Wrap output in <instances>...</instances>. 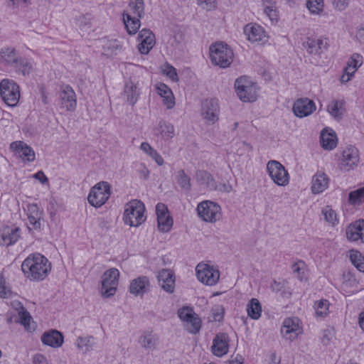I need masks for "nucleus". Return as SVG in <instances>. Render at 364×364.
Listing matches in <instances>:
<instances>
[{
	"label": "nucleus",
	"mask_w": 364,
	"mask_h": 364,
	"mask_svg": "<svg viewBox=\"0 0 364 364\" xmlns=\"http://www.w3.org/2000/svg\"><path fill=\"white\" fill-rule=\"evenodd\" d=\"M21 269L24 274L34 281L43 280L51 270L48 259L41 254L29 255L22 263Z\"/></svg>",
	"instance_id": "obj_1"
},
{
	"label": "nucleus",
	"mask_w": 364,
	"mask_h": 364,
	"mask_svg": "<svg viewBox=\"0 0 364 364\" xmlns=\"http://www.w3.org/2000/svg\"><path fill=\"white\" fill-rule=\"evenodd\" d=\"M235 88L240 100L244 102H252L257 100L258 87L250 77L242 76L235 82Z\"/></svg>",
	"instance_id": "obj_2"
},
{
	"label": "nucleus",
	"mask_w": 364,
	"mask_h": 364,
	"mask_svg": "<svg viewBox=\"0 0 364 364\" xmlns=\"http://www.w3.org/2000/svg\"><path fill=\"white\" fill-rule=\"evenodd\" d=\"M145 207L142 202L133 200L125 205L124 221L131 227H138L146 220Z\"/></svg>",
	"instance_id": "obj_3"
},
{
	"label": "nucleus",
	"mask_w": 364,
	"mask_h": 364,
	"mask_svg": "<svg viewBox=\"0 0 364 364\" xmlns=\"http://www.w3.org/2000/svg\"><path fill=\"white\" fill-rule=\"evenodd\" d=\"M210 53L212 63L220 68L228 67L232 60V50L223 43H216L211 46Z\"/></svg>",
	"instance_id": "obj_4"
},
{
	"label": "nucleus",
	"mask_w": 364,
	"mask_h": 364,
	"mask_svg": "<svg viewBox=\"0 0 364 364\" xmlns=\"http://www.w3.org/2000/svg\"><path fill=\"white\" fill-rule=\"evenodd\" d=\"M110 196V184L107 181H100L91 188L87 200L91 205L98 208L104 205Z\"/></svg>",
	"instance_id": "obj_5"
},
{
	"label": "nucleus",
	"mask_w": 364,
	"mask_h": 364,
	"mask_svg": "<svg viewBox=\"0 0 364 364\" xmlns=\"http://www.w3.org/2000/svg\"><path fill=\"white\" fill-rule=\"evenodd\" d=\"M0 95L7 105L14 107L20 98L19 86L12 80L4 79L0 82Z\"/></svg>",
	"instance_id": "obj_6"
},
{
	"label": "nucleus",
	"mask_w": 364,
	"mask_h": 364,
	"mask_svg": "<svg viewBox=\"0 0 364 364\" xmlns=\"http://www.w3.org/2000/svg\"><path fill=\"white\" fill-rule=\"evenodd\" d=\"M178 316L183 322L184 328L191 333H199L201 321L191 308L183 306L178 310Z\"/></svg>",
	"instance_id": "obj_7"
},
{
	"label": "nucleus",
	"mask_w": 364,
	"mask_h": 364,
	"mask_svg": "<svg viewBox=\"0 0 364 364\" xmlns=\"http://www.w3.org/2000/svg\"><path fill=\"white\" fill-rule=\"evenodd\" d=\"M119 272L115 268L107 270L102 277L101 294L105 298L114 296L118 285Z\"/></svg>",
	"instance_id": "obj_8"
},
{
	"label": "nucleus",
	"mask_w": 364,
	"mask_h": 364,
	"mask_svg": "<svg viewBox=\"0 0 364 364\" xmlns=\"http://www.w3.org/2000/svg\"><path fill=\"white\" fill-rule=\"evenodd\" d=\"M267 171L274 183L279 186H286L289 183V175L284 166L277 161H269Z\"/></svg>",
	"instance_id": "obj_9"
},
{
	"label": "nucleus",
	"mask_w": 364,
	"mask_h": 364,
	"mask_svg": "<svg viewBox=\"0 0 364 364\" xmlns=\"http://www.w3.org/2000/svg\"><path fill=\"white\" fill-rule=\"evenodd\" d=\"M196 272L198 280L208 286L216 284L220 278L219 270L208 264H198Z\"/></svg>",
	"instance_id": "obj_10"
},
{
	"label": "nucleus",
	"mask_w": 364,
	"mask_h": 364,
	"mask_svg": "<svg viewBox=\"0 0 364 364\" xmlns=\"http://www.w3.org/2000/svg\"><path fill=\"white\" fill-rule=\"evenodd\" d=\"M197 211L204 221L214 223L220 219L221 208L217 203L205 200L198 205Z\"/></svg>",
	"instance_id": "obj_11"
},
{
	"label": "nucleus",
	"mask_w": 364,
	"mask_h": 364,
	"mask_svg": "<svg viewBox=\"0 0 364 364\" xmlns=\"http://www.w3.org/2000/svg\"><path fill=\"white\" fill-rule=\"evenodd\" d=\"M156 213L159 231L169 232L173 225V219L169 215L167 206L164 203H158L156 205Z\"/></svg>",
	"instance_id": "obj_12"
},
{
	"label": "nucleus",
	"mask_w": 364,
	"mask_h": 364,
	"mask_svg": "<svg viewBox=\"0 0 364 364\" xmlns=\"http://www.w3.org/2000/svg\"><path fill=\"white\" fill-rule=\"evenodd\" d=\"M202 114L210 124L218 120L219 106L215 99H206L202 103Z\"/></svg>",
	"instance_id": "obj_13"
},
{
	"label": "nucleus",
	"mask_w": 364,
	"mask_h": 364,
	"mask_svg": "<svg viewBox=\"0 0 364 364\" xmlns=\"http://www.w3.org/2000/svg\"><path fill=\"white\" fill-rule=\"evenodd\" d=\"M316 110V105L313 100L309 98H301L297 100L293 105L292 111L294 114L302 118L312 114Z\"/></svg>",
	"instance_id": "obj_14"
},
{
	"label": "nucleus",
	"mask_w": 364,
	"mask_h": 364,
	"mask_svg": "<svg viewBox=\"0 0 364 364\" xmlns=\"http://www.w3.org/2000/svg\"><path fill=\"white\" fill-rule=\"evenodd\" d=\"M359 161L358 151L355 147H349L343 151V158L339 166L341 169L349 171L357 166Z\"/></svg>",
	"instance_id": "obj_15"
},
{
	"label": "nucleus",
	"mask_w": 364,
	"mask_h": 364,
	"mask_svg": "<svg viewBox=\"0 0 364 364\" xmlns=\"http://www.w3.org/2000/svg\"><path fill=\"white\" fill-rule=\"evenodd\" d=\"M362 63V55L358 53H353L347 63V65L344 69V73L341 77V81L342 82H348Z\"/></svg>",
	"instance_id": "obj_16"
},
{
	"label": "nucleus",
	"mask_w": 364,
	"mask_h": 364,
	"mask_svg": "<svg viewBox=\"0 0 364 364\" xmlns=\"http://www.w3.org/2000/svg\"><path fill=\"white\" fill-rule=\"evenodd\" d=\"M140 43L138 46L139 51L141 54H148L155 44V36L149 29H142L138 36Z\"/></svg>",
	"instance_id": "obj_17"
},
{
	"label": "nucleus",
	"mask_w": 364,
	"mask_h": 364,
	"mask_svg": "<svg viewBox=\"0 0 364 364\" xmlns=\"http://www.w3.org/2000/svg\"><path fill=\"white\" fill-rule=\"evenodd\" d=\"M228 335L225 333H219L216 334L211 347L213 353L218 357H222L228 352Z\"/></svg>",
	"instance_id": "obj_18"
},
{
	"label": "nucleus",
	"mask_w": 364,
	"mask_h": 364,
	"mask_svg": "<svg viewBox=\"0 0 364 364\" xmlns=\"http://www.w3.org/2000/svg\"><path fill=\"white\" fill-rule=\"evenodd\" d=\"M149 288V279L146 276H139L130 282L129 289L130 294L137 296L147 293Z\"/></svg>",
	"instance_id": "obj_19"
},
{
	"label": "nucleus",
	"mask_w": 364,
	"mask_h": 364,
	"mask_svg": "<svg viewBox=\"0 0 364 364\" xmlns=\"http://www.w3.org/2000/svg\"><path fill=\"white\" fill-rule=\"evenodd\" d=\"M60 98L62 104L65 105L67 110L73 111L77 106L76 95L73 89L70 85H63L60 92Z\"/></svg>",
	"instance_id": "obj_20"
},
{
	"label": "nucleus",
	"mask_w": 364,
	"mask_h": 364,
	"mask_svg": "<svg viewBox=\"0 0 364 364\" xmlns=\"http://www.w3.org/2000/svg\"><path fill=\"white\" fill-rule=\"evenodd\" d=\"M138 343L145 350L153 351L159 343V336L152 331H144L139 337Z\"/></svg>",
	"instance_id": "obj_21"
},
{
	"label": "nucleus",
	"mask_w": 364,
	"mask_h": 364,
	"mask_svg": "<svg viewBox=\"0 0 364 364\" xmlns=\"http://www.w3.org/2000/svg\"><path fill=\"white\" fill-rule=\"evenodd\" d=\"M244 33L251 42L262 41L266 38L264 28L257 23H248L244 27Z\"/></svg>",
	"instance_id": "obj_22"
},
{
	"label": "nucleus",
	"mask_w": 364,
	"mask_h": 364,
	"mask_svg": "<svg viewBox=\"0 0 364 364\" xmlns=\"http://www.w3.org/2000/svg\"><path fill=\"white\" fill-rule=\"evenodd\" d=\"M41 341L46 346L56 348L63 345L64 337L60 331L52 329L43 333Z\"/></svg>",
	"instance_id": "obj_23"
},
{
	"label": "nucleus",
	"mask_w": 364,
	"mask_h": 364,
	"mask_svg": "<svg viewBox=\"0 0 364 364\" xmlns=\"http://www.w3.org/2000/svg\"><path fill=\"white\" fill-rule=\"evenodd\" d=\"M158 281L161 288L168 293H173L175 289V277L173 272L168 269H162L159 272Z\"/></svg>",
	"instance_id": "obj_24"
},
{
	"label": "nucleus",
	"mask_w": 364,
	"mask_h": 364,
	"mask_svg": "<svg viewBox=\"0 0 364 364\" xmlns=\"http://www.w3.org/2000/svg\"><path fill=\"white\" fill-rule=\"evenodd\" d=\"M299 326L297 318L284 319L281 328V333L286 339L294 340L298 335Z\"/></svg>",
	"instance_id": "obj_25"
},
{
	"label": "nucleus",
	"mask_w": 364,
	"mask_h": 364,
	"mask_svg": "<svg viewBox=\"0 0 364 364\" xmlns=\"http://www.w3.org/2000/svg\"><path fill=\"white\" fill-rule=\"evenodd\" d=\"M346 237L349 240L364 242V220H358L346 229Z\"/></svg>",
	"instance_id": "obj_26"
},
{
	"label": "nucleus",
	"mask_w": 364,
	"mask_h": 364,
	"mask_svg": "<svg viewBox=\"0 0 364 364\" xmlns=\"http://www.w3.org/2000/svg\"><path fill=\"white\" fill-rule=\"evenodd\" d=\"M20 229L18 228L5 227L0 231V237L2 245L9 246L14 244L20 237Z\"/></svg>",
	"instance_id": "obj_27"
},
{
	"label": "nucleus",
	"mask_w": 364,
	"mask_h": 364,
	"mask_svg": "<svg viewBox=\"0 0 364 364\" xmlns=\"http://www.w3.org/2000/svg\"><path fill=\"white\" fill-rule=\"evenodd\" d=\"M329 183L327 175L323 172H317L312 178L311 191L313 193H321L325 191Z\"/></svg>",
	"instance_id": "obj_28"
},
{
	"label": "nucleus",
	"mask_w": 364,
	"mask_h": 364,
	"mask_svg": "<svg viewBox=\"0 0 364 364\" xmlns=\"http://www.w3.org/2000/svg\"><path fill=\"white\" fill-rule=\"evenodd\" d=\"M156 90L157 93L163 97V102L167 109H172L175 105V98L171 90L162 82L156 85Z\"/></svg>",
	"instance_id": "obj_29"
},
{
	"label": "nucleus",
	"mask_w": 364,
	"mask_h": 364,
	"mask_svg": "<svg viewBox=\"0 0 364 364\" xmlns=\"http://www.w3.org/2000/svg\"><path fill=\"white\" fill-rule=\"evenodd\" d=\"M19 54L14 48L7 47L0 50V63L5 67H10L16 63Z\"/></svg>",
	"instance_id": "obj_30"
},
{
	"label": "nucleus",
	"mask_w": 364,
	"mask_h": 364,
	"mask_svg": "<svg viewBox=\"0 0 364 364\" xmlns=\"http://www.w3.org/2000/svg\"><path fill=\"white\" fill-rule=\"evenodd\" d=\"M326 43L322 39L308 38L303 43L304 48L311 55H318L326 49Z\"/></svg>",
	"instance_id": "obj_31"
},
{
	"label": "nucleus",
	"mask_w": 364,
	"mask_h": 364,
	"mask_svg": "<svg viewBox=\"0 0 364 364\" xmlns=\"http://www.w3.org/2000/svg\"><path fill=\"white\" fill-rule=\"evenodd\" d=\"M27 215L29 223L34 229L41 228V219L42 218V212L40 210L36 204L32 203L27 205Z\"/></svg>",
	"instance_id": "obj_32"
},
{
	"label": "nucleus",
	"mask_w": 364,
	"mask_h": 364,
	"mask_svg": "<svg viewBox=\"0 0 364 364\" xmlns=\"http://www.w3.org/2000/svg\"><path fill=\"white\" fill-rule=\"evenodd\" d=\"M11 148L14 149L19 154V156L23 159H26L27 161H33L35 159V153L31 147L22 141H15L11 144Z\"/></svg>",
	"instance_id": "obj_33"
},
{
	"label": "nucleus",
	"mask_w": 364,
	"mask_h": 364,
	"mask_svg": "<svg viewBox=\"0 0 364 364\" xmlns=\"http://www.w3.org/2000/svg\"><path fill=\"white\" fill-rule=\"evenodd\" d=\"M196 179L200 185L213 191L216 188V181L212 174L205 170H198L196 173Z\"/></svg>",
	"instance_id": "obj_34"
},
{
	"label": "nucleus",
	"mask_w": 364,
	"mask_h": 364,
	"mask_svg": "<svg viewBox=\"0 0 364 364\" xmlns=\"http://www.w3.org/2000/svg\"><path fill=\"white\" fill-rule=\"evenodd\" d=\"M321 144L326 150H332L336 146L337 137L334 132L331 129L328 131L324 129L321 132Z\"/></svg>",
	"instance_id": "obj_35"
},
{
	"label": "nucleus",
	"mask_w": 364,
	"mask_h": 364,
	"mask_svg": "<svg viewBox=\"0 0 364 364\" xmlns=\"http://www.w3.org/2000/svg\"><path fill=\"white\" fill-rule=\"evenodd\" d=\"M16 73L23 76L28 75L33 70V64L28 58L18 55L16 63L11 66Z\"/></svg>",
	"instance_id": "obj_36"
},
{
	"label": "nucleus",
	"mask_w": 364,
	"mask_h": 364,
	"mask_svg": "<svg viewBox=\"0 0 364 364\" xmlns=\"http://www.w3.org/2000/svg\"><path fill=\"white\" fill-rule=\"evenodd\" d=\"M124 95L129 105H135L139 95L137 86L132 81L127 82L124 85Z\"/></svg>",
	"instance_id": "obj_37"
},
{
	"label": "nucleus",
	"mask_w": 364,
	"mask_h": 364,
	"mask_svg": "<svg viewBox=\"0 0 364 364\" xmlns=\"http://www.w3.org/2000/svg\"><path fill=\"white\" fill-rule=\"evenodd\" d=\"M140 18L130 14H123L124 23L129 34H135L137 32L141 26Z\"/></svg>",
	"instance_id": "obj_38"
},
{
	"label": "nucleus",
	"mask_w": 364,
	"mask_h": 364,
	"mask_svg": "<svg viewBox=\"0 0 364 364\" xmlns=\"http://www.w3.org/2000/svg\"><path fill=\"white\" fill-rule=\"evenodd\" d=\"M123 14H130L132 16L142 18L144 16V0H129V9Z\"/></svg>",
	"instance_id": "obj_39"
},
{
	"label": "nucleus",
	"mask_w": 364,
	"mask_h": 364,
	"mask_svg": "<svg viewBox=\"0 0 364 364\" xmlns=\"http://www.w3.org/2000/svg\"><path fill=\"white\" fill-rule=\"evenodd\" d=\"M247 312L252 319L257 320L262 314V306L257 299L252 298L247 305Z\"/></svg>",
	"instance_id": "obj_40"
},
{
	"label": "nucleus",
	"mask_w": 364,
	"mask_h": 364,
	"mask_svg": "<svg viewBox=\"0 0 364 364\" xmlns=\"http://www.w3.org/2000/svg\"><path fill=\"white\" fill-rule=\"evenodd\" d=\"M18 315L21 323L24 326L27 331L30 332L35 331L36 326L34 322L32 321V317L29 312L27 311L23 306H21V310L18 312Z\"/></svg>",
	"instance_id": "obj_41"
},
{
	"label": "nucleus",
	"mask_w": 364,
	"mask_h": 364,
	"mask_svg": "<svg viewBox=\"0 0 364 364\" xmlns=\"http://www.w3.org/2000/svg\"><path fill=\"white\" fill-rule=\"evenodd\" d=\"M104 53L107 55L116 54L117 51L121 50L122 46L117 39L107 40L102 46Z\"/></svg>",
	"instance_id": "obj_42"
},
{
	"label": "nucleus",
	"mask_w": 364,
	"mask_h": 364,
	"mask_svg": "<svg viewBox=\"0 0 364 364\" xmlns=\"http://www.w3.org/2000/svg\"><path fill=\"white\" fill-rule=\"evenodd\" d=\"M141 149L150 156L159 166L164 164V159L154 149L149 143L142 142L140 146Z\"/></svg>",
	"instance_id": "obj_43"
},
{
	"label": "nucleus",
	"mask_w": 364,
	"mask_h": 364,
	"mask_svg": "<svg viewBox=\"0 0 364 364\" xmlns=\"http://www.w3.org/2000/svg\"><path fill=\"white\" fill-rule=\"evenodd\" d=\"M95 345L93 336L79 337L76 341V346L78 348L88 352L92 349Z\"/></svg>",
	"instance_id": "obj_44"
},
{
	"label": "nucleus",
	"mask_w": 364,
	"mask_h": 364,
	"mask_svg": "<svg viewBox=\"0 0 364 364\" xmlns=\"http://www.w3.org/2000/svg\"><path fill=\"white\" fill-rule=\"evenodd\" d=\"M176 180L178 186L185 191H190L191 188V178L183 170L176 173Z\"/></svg>",
	"instance_id": "obj_45"
},
{
	"label": "nucleus",
	"mask_w": 364,
	"mask_h": 364,
	"mask_svg": "<svg viewBox=\"0 0 364 364\" xmlns=\"http://www.w3.org/2000/svg\"><path fill=\"white\" fill-rule=\"evenodd\" d=\"M350 259L360 272H364V257L360 252L351 250L350 252Z\"/></svg>",
	"instance_id": "obj_46"
},
{
	"label": "nucleus",
	"mask_w": 364,
	"mask_h": 364,
	"mask_svg": "<svg viewBox=\"0 0 364 364\" xmlns=\"http://www.w3.org/2000/svg\"><path fill=\"white\" fill-rule=\"evenodd\" d=\"M159 128L164 139H171L174 136V127L171 124L161 121L159 124Z\"/></svg>",
	"instance_id": "obj_47"
},
{
	"label": "nucleus",
	"mask_w": 364,
	"mask_h": 364,
	"mask_svg": "<svg viewBox=\"0 0 364 364\" xmlns=\"http://www.w3.org/2000/svg\"><path fill=\"white\" fill-rule=\"evenodd\" d=\"M343 102L338 100L332 101L327 107L329 114L335 119H341V113L340 109L342 108Z\"/></svg>",
	"instance_id": "obj_48"
},
{
	"label": "nucleus",
	"mask_w": 364,
	"mask_h": 364,
	"mask_svg": "<svg viewBox=\"0 0 364 364\" xmlns=\"http://www.w3.org/2000/svg\"><path fill=\"white\" fill-rule=\"evenodd\" d=\"M329 303L326 299L317 301L314 304V309L317 316L323 317L328 311Z\"/></svg>",
	"instance_id": "obj_49"
},
{
	"label": "nucleus",
	"mask_w": 364,
	"mask_h": 364,
	"mask_svg": "<svg viewBox=\"0 0 364 364\" xmlns=\"http://www.w3.org/2000/svg\"><path fill=\"white\" fill-rule=\"evenodd\" d=\"M224 309L222 306L217 305L212 308L208 320L210 322L221 321L223 319Z\"/></svg>",
	"instance_id": "obj_50"
},
{
	"label": "nucleus",
	"mask_w": 364,
	"mask_h": 364,
	"mask_svg": "<svg viewBox=\"0 0 364 364\" xmlns=\"http://www.w3.org/2000/svg\"><path fill=\"white\" fill-rule=\"evenodd\" d=\"M270 288L272 291L277 294L279 293L282 295H284L287 293L289 294V291H287V282L284 280H274L270 285Z\"/></svg>",
	"instance_id": "obj_51"
},
{
	"label": "nucleus",
	"mask_w": 364,
	"mask_h": 364,
	"mask_svg": "<svg viewBox=\"0 0 364 364\" xmlns=\"http://www.w3.org/2000/svg\"><path fill=\"white\" fill-rule=\"evenodd\" d=\"M306 7L311 14H318L323 11V0H306Z\"/></svg>",
	"instance_id": "obj_52"
},
{
	"label": "nucleus",
	"mask_w": 364,
	"mask_h": 364,
	"mask_svg": "<svg viewBox=\"0 0 364 364\" xmlns=\"http://www.w3.org/2000/svg\"><path fill=\"white\" fill-rule=\"evenodd\" d=\"M364 200V187L360 188L355 191L350 192L348 195V202L350 204L361 203Z\"/></svg>",
	"instance_id": "obj_53"
},
{
	"label": "nucleus",
	"mask_w": 364,
	"mask_h": 364,
	"mask_svg": "<svg viewBox=\"0 0 364 364\" xmlns=\"http://www.w3.org/2000/svg\"><path fill=\"white\" fill-rule=\"evenodd\" d=\"M322 214L324 216V219L333 225L337 223V217L336 212L330 207L326 206L322 210Z\"/></svg>",
	"instance_id": "obj_54"
},
{
	"label": "nucleus",
	"mask_w": 364,
	"mask_h": 364,
	"mask_svg": "<svg viewBox=\"0 0 364 364\" xmlns=\"http://www.w3.org/2000/svg\"><path fill=\"white\" fill-rule=\"evenodd\" d=\"M163 73L174 82L178 80L176 69L168 63L164 66Z\"/></svg>",
	"instance_id": "obj_55"
},
{
	"label": "nucleus",
	"mask_w": 364,
	"mask_h": 364,
	"mask_svg": "<svg viewBox=\"0 0 364 364\" xmlns=\"http://www.w3.org/2000/svg\"><path fill=\"white\" fill-rule=\"evenodd\" d=\"M264 13L273 21H277L278 11L277 5L270 6H262Z\"/></svg>",
	"instance_id": "obj_56"
},
{
	"label": "nucleus",
	"mask_w": 364,
	"mask_h": 364,
	"mask_svg": "<svg viewBox=\"0 0 364 364\" xmlns=\"http://www.w3.org/2000/svg\"><path fill=\"white\" fill-rule=\"evenodd\" d=\"M197 4L203 9L206 11H212L216 9V0H197Z\"/></svg>",
	"instance_id": "obj_57"
},
{
	"label": "nucleus",
	"mask_w": 364,
	"mask_h": 364,
	"mask_svg": "<svg viewBox=\"0 0 364 364\" xmlns=\"http://www.w3.org/2000/svg\"><path fill=\"white\" fill-rule=\"evenodd\" d=\"M11 291L6 285V281L3 277L0 276V298H8L11 296Z\"/></svg>",
	"instance_id": "obj_58"
},
{
	"label": "nucleus",
	"mask_w": 364,
	"mask_h": 364,
	"mask_svg": "<svg viewBox=\"0 0 364 364\" xmlns=\"http://www.w3.org/2000/svg\"><path fill=\"white\" fill-rule=\"evenodd\" d=\"M349 0H333L334 9L341 11H344L348 6Z\"/></svg>",
	"instance_id": "obj_59"
},
{
	"label": "nucleus",
	"mask_w": 364,
	"mask_h": 364,
	"mask_svg": "<svg viewBox=\"0 0 364 364\" xmlns=\"http://www.w3.org/2000/svg\"><path fill=\"white\" fill-rule=\"evenodd\" d=\"M232 190V186L229 183H216V188H213V191H218L220 192L230 193Z\"/></svg>",
	"instance_id": "obj_60"
},
{
	"label": "nucleus",
	"mask_w": 364,
	"mask_h": 364,
	"mask_svg": "<svg viewBox=\"0 0 364 364\" xmlns=\"http://www.w3.org/2000/svg\"><path fill=\"white\" fill-rule=\"evenodd\" d=\"M139 173L140 177L144 180L147 179L149 175V171L148 168L142 164H141L138 168Z\"/></svg>",
	"instance_id": "obj_61"
},
{
	"label": "nucleus",
	"mask_w": 364,
	"mask_h": 364,
	"mask_svg": "<svg viewBox=\"0 0 364 364\" xmlns=\"http://www.w3.org/2000/svg\"><path fill=\"white\" fill-rule=\"evenodd\" d=\"M33 177L38 180L42 184H47L48 183V178L42 171H38L33 175Z\"/></svg>",
	"instance_id": "obj_62"
},
{
	"label": "nucleus",
	"mask_w": 364,
	"mask_h": 364,
	"mask_svg": "<svg viewBox=\"0 0 364 364\" xmlns=\"http://www.w3.org/2000/svg\"><path fill=\"white\" fill-rule=\"evenodd\" d=\"M245 358L240 354H237L236 355H232L231 359L229 360L228 364H243Z\"/></svg>",
	"instance_id": "obj_63"
},
{
	"label": "nucleus",
	"mask_w": 364,
	"mask_h": 364,
	"mask_svg": "<svg viewBox=\"0 0 364 364\" xmlns=\"http://www.w3.org/2000/svg\"><path fill=\"white\" fill-rule=\"evenodd\" d=\"M33 364H48L47 359L41 354H37L33 358Z\"/></svg>",
	"instance_id": "obj_64"
}]
</instances>
